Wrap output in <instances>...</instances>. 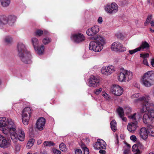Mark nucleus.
Wrapping results in <instances>:
<instances>
[{
	"label": "nucleus",
	"instance_id": "1",
	"mask_svg": "<svg viewBox=\"0 0 154 154\" xmlns=\"http://www.w3.org/2000/svg\"><path fill=\"white\" fill-rule=\"evenodd\" d=\"M18 55L21 60L26 64L30 63L31 61V55L30 52L28 51L25 45L21 42L18 43L17 45Z\"/></svg>",
	"mask_w": 154,
	"mask_h": 154
},
{
	"label": "nucleus",
	"instance_id": "2",
	"mask_svg": "<svg viewBox=\"0 0 154 154\" xmlns=\"http://www.w3.org/2000/svg\"><path fill=\"white\" fill-rule=\"evenodd\" d=\"M15 126L11 119L5 117L0 118V130L5 134H8L11 131V129L15 127Z\"/></svg>",
	"mask_w": 154,
	"mask_h": 154
},
{
	"label": "nucleus",
	"instance_id": "3",
	"mask_svg": "<svg viewBox=\"0 0 154 154\" xmlns=\"http://www.w3.org/2000/svg\"><path fill=\"white\" fill-rule=\"evenodd\" d=\"M94 41L91 42L89 47L90 50L95 52L101 51L105 43L104 38L100 35H97L94 38Z\"/></svg>",
	"mask_w": 154,
	"mask_h": 154
},
{
	"label": "nucleus",
	"instance_id": "4",
	"mask_svg": "<svg viewBox=\"0 0 154 154\" xmlns=\"http://www.w3.org/2000/svg\"><path fill=\"white\" fill-rule=\"evenodd\" d=\"M17 131L15 127H14L11 129L10 132V137L14 143H16L17 140L20 141H23L25 139V133L21 128H19Z\"/></svg>",
	"mask_w": 154,
	"mask_h": 154
},
{
	"label": "nucleus",
	"instance_id": "5",
	"mask_svg": "<svg viewBox=\"0 0 154 154\" xmlns=\"http://www.w3.org/2000/svg\"><path fill=\"white\" fill-rule=\"evenodd\" d=\"M141 81L146 87L151 86L154 82V71H149L145 73L142 77Z\"/></svg>",
	"mask_w": 154,
	"mask_h": 154
},
{
	"label": "nucleus",
	"instance_id": "6",
	"mask_svg": "<svg viewBox=\"0 0 154 154\" xmlns=\"http://www.w3.org/2000/svg\"><path fill=\"white\" fill-rule=\"evenodd\" d=\"M133 76V73L131 71L122 69L118 75L117 79L121 82H128L132 79Z\"/></svg>",
	"mask_w": 154,
	"mask_h": 154
},
{
	"label": "nucleus",
	"instance_id": "7",
	"mask_svg": "<svg viewBox=\"0 0 154 154\" xmlns=\"http://www.w3.org/2000/svg\"><path fill=\"white\" fill-rule=\"evenodd\" d=\"M31 43L36 53L39 55L43 54L45 47L43 45L38 46L39 42L38 39L35 37H32L31 39Z\"/></svg>",
	"mask_w": 154,
	"mask_h": 154
},
{
	"label": "nucleus",
	"instance_id": "8",
	"mask_svg": "<svg viewBox=\"0 0 154 154\" xmlns=\"http://www.w3.org/2000/svg\"><path fill=\"white\" fill-rule=\"evenodd\" d=\"M31 114V111L29 107H26L23 110L22 114V120L24 125H27L28 124Z\"/></svg>",
	"mask_w": 154,
	"mask_h": 154
},
{
	"label": "nucleus",
	"instance_id": "9",
	"mask_svg": "<svg viewBox=\"0 0 154 154\" xmlns=\"http://www.w3.org/2000/svg\"><path fill=\"white\" fill-rule=\"evenodd\" d=\"M71 38L72 40L77 43L82 42L85 39V38L84 35L80 33L72 34L71 35Z\"/></svg>",
	"mask_w": 154,
	"mask_h": 154
},
{
	"label": "nucleus",
	"instance_id": "10",
	"mask_svg": "<svg viewBox=\"0 0 154 154\" xmlns=\"http://www.w3.org/2000/svg\"><path fill=\"white\" fill-rule=\"evenodd\" d=\"M115 70V69L114 66L109 65L103 67L101 69V72L104 75H108L113 72Z\"/></svg>",
	"mask_w": 154,
	"mask_h": 154
},
{
	"label": "nucleus",
	"instance_id": "11",
	"mask_svg": "<svg viewBox=\"0 0 154 154\" xmlns=\"http://www.w3.org/2000/svg\"><path fill=\"white\" fill-rule=\"evenodd\" d=\"M112 50L119 52H123L126 50V48L123 46L122 45L118 42H113L111 45Z\"/></svg>",
	"mask_w": 154,
	"mask_h": 154
},
{
	"label": "nucleus",
	"instance_id": "12",
	"mask_svg": "<svg viewBox=\"0 0 154 154\" xmlns=\"http://www.w3.org/2000/svg\"><path fill=\"white\" fill-rule=\"evenodd\" d=\"M106 12L109 14H114L118 11V6L115 3H112L110 5H107L105 8Z\"/></svg>",
	"mask_w": 154,
	"mask_h": 154
},
{
	"label": "nucleus",
	"instance_id": "13",
	"mask_svg": "<svg viewBox=\"0 0 154 154\" xmlns=\"http://www.w3.org/2000/svg\"><path fill=\"white\" fill-rule=\"evenodd\" d=\"M106 143L103 140L98 139L93 146L96 149H106Z\"/></svg>",
	"mask_w": 154,
	"mask_h": 154
},
{
	"label": "nucleus",
	"instance_id": "14",
	"mask_svg": "<svg viewBox=\"0 0 154 154\" xmlns=\"http://www.w3.org/2000/svg\"><path fill=\"white\" fill-rule=\"evenodd\" d=\"M111 91L115 95L120 96L123 92V89L118 85H114L111 88Z\"/></svg>",
	"mask_w": 154,
	"mask_h": 154
},
{
	"label": "nucleus",
	"instance_id": "15",
	"mask_svg": "<svg viewBox=\"0 0 154 154\" xmlns=\"http://www.w3.org/2000/svg\"><path fill=\"white\" fill-rule=\"evenodd\" d=\"M99 79L94 75H91L88 79V85L89 87H96L99 85Z\"/></svg>",
	"mask_w": 154,
	"mask_h": 154
},
{
	"label": "nucleus",
	"instance_id": "16",
	"mask_svg": "<svg viewBox=\"0 0 154 154\" xmlns=\"http://www.w3.org/2000/svg\"><path fill=\"white\" fill-rule=\"evenodd\" d=\"M45 120L43 117H41L37 121L35 126V129L39 131H42L45 128Z\"/></svg>",
	"mask_w": 154,
	"mask_h": 154
},
{
	"label": "nucleus",
	"instance_id": "17",
	"mask_svg": "<svg viewBox=\"0 0 154 154\" xmlns=\"http://www.w3.org/2000/svg\"><path fill=\"white\" fill-rule=\"evenodd\" d=\"M99 26L95 25L88 29L86 31L87 34L89 36H93L96 35L99 31Z\"/></svg>",
	"mask_w": 154,
	"mask_h": 154
},
{
	"label": "nucleus",
	"instance_id": "18",
	"mask_svg": "<svg viewBox=\"0 0 154 154\" xmlns=\"http://www.w3.org/2000/svg\"><path fill=\"white\" fill-rule=\"evenodd\" d=\"M137 123L136 121L129 123L127 126L128 130L132 132H134L138 127Z\"/></svg>",
	"mask_w": 154,
	"mask_h": 154
},
{
	"label": "nucleus",
	"instance_id": "19",
	"mask_svg": "<svg viewBox=\"0 0 154 154\" xmlns=\"http://www.w3.org/2000/svg\"><path fill=\"white\" fill-rule=\"evenodd\" d=\"M139 134L141 138L145 140L148 137V133L146 129L144 127H142L140 129Z\"/></svg>",
	"mask_w": 154,
	"mask_h": 154
},
{
	"label": "nucleus",
	"instance_id": "20",
	"mask_svg": "<svg viewBox=\"0 0 154 154\" xmlns=\"http://www.w3.org/2000/svg\"><path fill=\"white\" fill-rule=\"evenodd\" d=\"M8 17L5 15L0 16V29H2L3 26L8 23Z\"/></svg>",
	"mask_w": 154,
	"mask_h": 154
},
{
	"label": "nucleus",
	"instance_id": "21",
	"mask_svg": "<svg viewBox=\"0 0 154 154\" xmlns=\"http://www.w3.org/2000/svg\"><path fill=\"white\" fill-rule=\"evenodd\" d=\"M117 112L119 117L122 119L123 121L126 122L127 119L126 117L124 116V111L121 107H119L117 109Z\"/></svg>",
	"mask_w": 154,
	"mask_h": 154
},
{
	"label": "nucleus",
	"instance_id": "22",
	"mask_svg": "<svg viewBox=\"0 0 154 154\" xmlns=\"http://www.w3.org/2000/svg\"><path fill=\"white\" fill-rule=\"evenodd\" d=\"M16 17L14 15H9L8 17L7 22L9 25L13 26L16 20Z\"/></svg>",
	"mask_w": 154,
	"mask_h": 154
},
{
	"label": "nucleus",
	"instance_id": "23",
	"mask_svg": "<svg viewBox=\"0 0 154 154\" xmlns=\"http://www.w3.org/2000/svg\"><path fill=\"white\" fill-rule=\"evenodd\" d=\"M145 96H143V97ZM139 96H140V94L136 93V94H133V95H132L131 96V97L132 99H134V102L135 103H143V104L142 106H143L144 105H145V103L144 101H139V102H136V100H137L138 99H139L140 98L143 97V96H142V97H140L138 98V97H139Z\"/></svg>",
	"mask_w": 154,
	"mask_h": 154
},
{
	"label": "nucleus",
	"instance_id": "24",
	"mask_svg": "<svg viewBox=\"0 0 154 154\" xmlns=\"http://www.w3.org/2000/svg\"><path fill=\"white\" fill-rule=\"evenodd\" d=\"M9 143L8 142L5 138L3 136V138L0 141V147L1 148H5L8 147Z\"/></svg>",
	"mask_w": 154,
	"mask_h": 154
},
{
	"label": "nucleus",
	"instance_id": "25",
	"mask_svg": "<svg viewBox=\"0 0 154 154\" xmlns=\"http://www.w3.org/2000/svg\"><path fill=\"white\" fill-rule=\"evenodd\" d=\"M151 117L147 113L144 114L143 118V122L146 124H147L151 120Z\"/></svg>",
	"mask_w": 154,
	"mask_h": 154
},
{
	"label": "nucleus",
	"instance_id": "26",
	"mask_svg": "<svg viewBox=\"0 0 154 154\" xmlns=\"http://www.w3.org/2000/svg\"><path fill=\"white\" fill-rule=\"evenodd\" d=\"M2 6L4 7H7L9 6L10 2V0H0Z\"/></svg>",
	"mask_w": 154,
	"mask_h": 154
},
{
	"label": "nucleus",
	"instance_id": "27",
	"mask_svg": "<svg viewBox=\"0 0 154 154\" xmlns=\"http://www.w3.org/2000/svg\"><path fill=\"white\" fill-rule=\"evenodd\" d=\"M149 47V45L148 43L146 42H142L141 45L138 47L140 48V51L141 49H147Z\"/></svg>",
	"mask_w": 154,
	"mask_h": 154
},
{
	"label": "nucleus",
	"instance_id": "28",
	"mask_svg": "<svg viewBox=\"0 0 154 154\" xmlns=\"http://www.w3.org/2000/svg\"><path fill=\"white\" fill-rule=\"evenodd\" d=\"M140 145L141 144L140 143L134 145L132 149V151L134 153L140 152L138 149V146L139 145Z\"/></svg>",
	"mask_w": 154,
	"mask_h": 154
},
{
	"label": "nucleus",
	"instance_id": "29",
	"mask_svg": "<svg viewBox=\"0 0 154 154\" xmlns=\"http://www.w3.org/2000/svg\"><path fill=\"white\" fill-rule=\"evenodd\" d=\"M35 142L34 139L32 138L30 139L27 144L26 147L28 149H30L33 145Z\"/></svg>",
	"mask_w": 154,
	"mask_h": 154
},
{
	"label": "nucleus",
	"instance_id": "30",
	"mask_svg": "<svg viewBox=\"0 0 154 154\" xmlns=\"http://www.w3.org/2000/svg\"><path fill=\"white\" fill-rule=\"evenodd\" d=\"M111 128L114 132H115L117 129L116 123L115 120H113L110 122Z\"/></svg>",
	"mask_w": 154,
	"mask_h": 154
},
{
	"label": "nucleus",
	"instance_id": "31",
	"mask_svg": "<svg viewBox=\"0 0 154 154\" xmlns=\"http://www.w3.org/2000/svg\"><path fill=\"white\" fill-rule=\"evenodd\" d=\"M148 130V133L150 135L152 136H154V128L152 126L150 125L149 126Z\"/></svg>",
	"mask_w": 154,
	"mask_h": 154
},
{
	"label": "nucleus",
	"instance_id": "32",
	"mask_svg": "<svg viewBox=\"0 0 154 154\" xmlns=\"http://www.w3.org/2000/svg\"><path fill=\"white\" fill-rule=\"evenodd\" d=\"M44 146L45 147L47 146H51L55 145V144L49 141H45L43 143Z\"/></svg>",
	"mask_w": 154,
	"mask_h": 154
},
{
	"label": "nucleus",
	"instance_id": "33",
	"mask_svg": "<svg viewBox=\"0 0 154 154\" xmlns=\"http://www.w3.org/2000/svg\"><path fill=\"white\" fill-rule=\"evenodd\" d=\"M131 146L128 144H126V146L124 147V154H129Z\"/></svg>",
	"mask_w": 154,
	"mask_h": 154
},
{
	"label": "nucleus",
	"instance_id": "34",
	"mask_svg": "<svg viewBox=\"0 0 154 154\" xmlns=\"http://www.w3.org/2000/svg\"><path fill=\"white\" fill-rule=\"evenodd\" d=\"M5 41L7 44H9L13 41L12 37L9 36H6L5 38Z\"/></svg>",
	"mask_w": 154,
	"mask_h": 154
},
{
	"label": "nucleus",
	"instance_id": "35",
	"mask_svg": "<svg viewBox=\"0 0 154 154\" xmlns=\"http://www.w3.org/2000/svg\"><path fill=\"white\" fill-rule=\"evenodd\" d=\"M59 146L60 149L63 152H66L67 150L66 145L63 143L60 144Z\"/></svg>",
	"mask_w": 154,
	"mask_h": 154
},
{
	"label": "nucleus",
	"instance_id": "36",
	"mask_svg": "<svg viewBox=\"0 0 154 154\" xmlns=\"http://www.w3.org/2000/svg\"><path fill=\"white\" fill-rule=\"evenodd\" d=\"M102 95L106 100H109L110 99V95L105 91L102 92Z\"/></svg>",
	"mask_w": 154,
	"mask_h": 154
},
{
	"label": "nucleus",
	"instance_id": "37",
	"mask_svg": "<svg viewBox=\"0 0 154 154\" xmlns=\"http://www.w3.org/2000/svg\"><path fill=\"white\" fill-rule=\"evenodd\" d=\"M35 34L36 36H40L43 34V31L41 29H37L35 32Z\"/></svg>",
	"mask_w": 154,
	"mask_h": 154
},
{
	"label": "nucleus",
	"instance_id": "38",
	"mask_svg": "<svg viewBox=\"0 0 154 154\" xmlns=\"http://www.w3.org/2000/svg\"><path fill=\"white\" fill-rule=\"evenodd\" d=\"M51 42V39L48 37L44 38L42 40V42L45 45L48 44Z\"/></svg>",
	"mask_w": 154,
	"mask_h": 154
},
{
	"label": "nucleus",
	"instance_id": "39",
	"mask_svg": "<svg viewBox=\"0 0 154 154\" xmlns=\"http://www.w3.org/2000/svg\"><path fill=\"white\" fill-rule=\"evenodd\" d=\"M81 147L84 151V154H89V149L85 145H82Z\"/></svg>",
	"mask_w": 154,
	"mask_h": 154
},
{
	"label": "nucleus",
	"instance_id": "40",
	"mask_svg": "<svg viewBox=\"0 0 154 154\" xmlns=\"http://www.w3.org/2000/svg\"><path fill=\"white\" fill-rule=\"evenodd\" d=\"M140 48H138L132 50H129L128 51L130 54L132 55L138 51H140Z\"/></svg>",
	"mask_w": 154,
	"mask_h": 154
},
{
	"label": "nucleus",
	"instance_id": "41",
	"mask_svg": "<svg viewBox=\"0 0 154 154\" xmlns=\"http://www.w3.org/2000/svg\"><path fill=\"white\" fill-rule=\"evenodd\" d=\"M124 111L126 114H129L132 111V109L129 107H126L124 109Z\"/></svg>",
	"mask_w": 154,
	"mask_h": 154
},
{
	"label": "nucleus",
	"instance_id": "42",
	"mask_svg": "<svg viewBox=\"0 0 154 154\" xmlns=\"http://www.w3.org/2000/svg\"><path fill=\"white\" fill-rule=\"evenodd\" d=\"M147 111H148V113L150 114L151 117L153 118L154 119V110L153 109H149V108H148V110Z\"/></svg>",
	"mask_w": 154,
	"mask_h": 154
},
{
	"label": "nucleus",
	"instance_id": "43",
	"mask_svg": "<svg viewBox=\"0 0 154 154\" xmlns=\"http://www.w3.org/2000/svg\"><path fill=\"white\" fill-rule=\"evenodd\" d=\"M102 89L101 88H100L99 89H97L95 90L94 93L96 95L99 94L102 91Z\"/></svg>",
	"mask_w": 154,
	"mask_h": 154
},
{
	"label": "nucleus",
	"instance_id": "44",
	"mask_svg": "<svg viewBox=\"0 0 154 154\" xmlns=\"http://www.w3.org/2000/svg\"><path fill=\"white\" fill-rule=\"evenodd\" d=\"M137 114L136 113H134L133 115H130L129 116L128 118L132 120H136V116Z\"/></svg>",
	"mask_w": 154,
	"mask_h": 154
},
{
	"label": "nucleus",
	"instance_id": "45",
	"mask_svg": "<svg viewBox=\"0 0 154 154\" xmlns=\"http://www.w3.org/2000/svg\"><path fill=\"white\" fill-rule=\"evenodd\" d=\"M52 152L54 154H60L61 153L60 151L55 148L52 149Z\"/></svg>",
	"mask_w": 154,
	"mask_h": 154
},
{
	"label": "nucleus",
	"instance_id": "46",
	"mask_svg": "<svg viewBox=\"0 0 154 154\" xmlns=\"http://www.w3.org/2000/svg\"><path fill=\"white\" fill-rule=\"evenodd\" d=\"M116 35L118 38L122 39L123 37V35L120 32H118L116 34Z\"/></svg>",
	"mask_w": 154,
	"mask_h": 154
},
{
	"label": "nucleus",
	"instance_id": "47",
	"mask_svg": "<svg viewBox=\"0 0 154 154\" xmlns=\"http://www.w3.org/2000/svg\"><path fill=\"white\" fill-rule=\"evenodd\" d=\"M149 56V54L148 53L144 54H140V57H142L143 58V59H146V58L148 57Z\"/></svg>",
	"mask_w": 154,
	"mask_h": 154
},
{
	"label": "nucleus",
	"instance_id": "48",
	"mask_svg": "<svg viewBox=\"0 0 154 154\" xmlns=\"http://www.w3.org/2000/svg\"><path fill=\"white\" fill-rule=\"evenodd\" d=\"M21 146L20 144H17L15 146V150L17 152L20 151Z\"/></svg>",
	"mask_w": 154,
	"mask_h": 154
},
{
	"label": "nucleus",
	"instance_id": "49",
	"mask_svg": "<svg viewBox=\"0 0 154 154\" xmlns=\"http://www.w3.org/2000/svg\"><path fill=\"white\" fill-rule=\"evenodd\" d=\"M130 139L132 141L134 142L136 141L137 138L135 135H132L130 137Z\"/></svg>",
	"mask_w": 154,
	"mask_h": 154
},
{
	"label": "nucleus",
	"instance_id": "50",
	"mask_svg": "<svg viewBox=\"0 0 154 154\" xmlns=\"http://www.w3.org/2000/svg\"><path fill=\"white\" fill-rule=\"evenodd\" d=\"M143 63L147 66H149L148 62L146 59H143Z\"/></svg>",
	"mask_w": 154,
	"mask_h": 154
},
{
	"label": "nucleus",
	"instance_id": "51",
	"mask_svg": "<svg viewBox=\"0 0 154 154\" xmlns=\"http://www.w3.org/2000/svg\"><path fill=\"white\" fill-rule=\"evenodd\" d=\"M75 154H82V152L80 149H76L75 151Z\"/></svg>",
	"mask_w": 154,
	"mask_h": 154
},
{
	"label": "nucleus",
	"instance_id": "52",
	"mask_svg": "<svg viewBox=\"0 0 154 154\" xmlns=\"http://www.w3.org/2000/svg\"><path fill=\"white\" fill-rule=\"evenodd\" d=\"M103 22V19L101 17H99L97 20V22L99 24H101Z\"/></svg>",
	"mask_w": 154,
	"mask_h": 154
},
{
	"label": "nucleus",
	"instance_id": "53",
	"mask_svg": "<svg viewBox=\"0 0 154 154\" xmlns=\"http://www.w3.org/2000/svg\"><path fill=\"white\" fill-rule=\"evenodd\" d=\"M152 17V15L151 14L148 15L146 19V20L150 22L151 20Z\"/></svg>",
	"mask_w": 154,
	"mask_h": 154
},
{
	"label": "nucleus",
	"instance_id": "54",
	"mask_svg": "<svg viewBox=\"0 0 154 154\" xmlns=\"http://www.w3.org/2000/svg\"><path fill=\"white\" fill-rule=\"evenodd\" d=\"M99 152L101 154H105L106 153V151L103 149H100Z\"/></svg>",
	"mask_w": 154,
	"mask_h": 154
},
{
	"label": "nucleus",
	"instance_id": "55",
	"mask_svg": "<svg viewBox=\"0 0 154 154\" xmlns=\"http://www.w3.org/2000/svg\"><path fill=\"white\" fill-rule=\"evenodd\" d=\"M33 131V127L32 126H30L29 128V131L32 132Z\"/></svg>",
	"mask_w": 154,
	"mask_h": 154
},
{
	"label": "nucleus",
	"instance_id": "56",
	"mask_svg": "<svg viewBox=\"0 0 154 154\" xmlns=\"http://www.w3.org/2000/svg\"><path fill=\"white\" fill-rule=\"evenodd\" d=\"M151 64L152 66H154V58H152L151 60Z\"/></svg>",
	"mask_w": 154,
	"mask_h": 154
},
{
	"label": "nucleus",
	"instance_id": "57",
	"mask_svg": "<svg viewBox=\"0 0 154 154\" xmlns=\"http://www.w3.org/2000/svg\"><path fill=\"white\" fill-rule=\"evenodd\" d=\"M48 32L46 30H44L43 31V34H44L45 35H48Z\"/></svg>",
	"mask_w": 154,
	"mask_h": 154
},
{
	"label": "nucleus",
	"instance_id": "58",
	"mask_svg": "<svg viewBox=\"0 0 154 154\" xmlns=\"http://www.w3.org/2000/svg\"><path fill=\"white\" fill-rule=\"evenodd\" d=\"M150 24H151V26H154V20L150 22Z\"/></svg>",
	"mask_w": 154,
	"mask_h": 154
},
{
	"label": "nucleus",
	"instance_id": "59",
	"mask_svg": "<svg viewBox=\"0 0 154 154\" xmlns=\"http://www.w3.org/2000/svg\"><path fill=\"white\" fill-rule=\"evenodd\" d=\"M149 21H147V20H146V21L145 22V23H144V25L145 26H146L147 25V24L149 23Z\"/></svg>",
	"mask_w": 154,
	"mask_h": 154
},
{
	"label": "nucleus",
	"instance_id": "60",
	"mask_svg": "<svg viewBox=\"0 0 154 154\" xmlns=\"http://www.w3.org/2000/svg\"><path fill=\"white\" fill-rule=\"evenodd\" d=\"M41 143L42 140H38L37 142V143L38 145L40 144Z\"/></svg>",
	"mask_w": 154,
	"mask_h": 154
},
{
	"label": "nucleus",
	"instance_id": "61",
	"mask_svg": "<svg viewBox=\"0 0 154 154\" xmlns=\"http://www.w3.org/2000/svg\"><path fill=\"white\" fill-rule=\"evenodd\" d=\"M3 136L0 134V141L1 140H2V138H3Z\"/></svg>",
	"mask_w": 154,
	"mask_h": 154
},
{
	"label": "nucleus",
	"instance_id": "62",
	"mask_svg": "<svg viewBox=\"0 0 154 154\" xmlns=\"http://www.w3.org/2000/svg\"><path fill=\"white\" fill-rule=\"evenodd\" d=\"M150 31H151L152 32H154V29H152L151 28L150 29Z\"/></svg>",
	"mask_w": 154,
	"mask_h": 154
},
{
	"label": "nucleus",
	"instance_id": "63",
	"mask_svg": "<svg viewBox=\"0 0 154 154\" xmlns=\"http://www.w3.org/2000/svg\"><path fill=\"white\" fill-rule=\"evenodd\" d=\"M148 154H154V151L152 152H150Z\"/></svg>",
	"mask_w": 154,
	"mask_h": 154
},
{
	"label": "nucleus",
	"instance_id": "64",
	"mask_svg": "<svg viewBox=\"0 0 154 154\" xmlns=\"http://www.w3.org/2000/svg\"><path fill=\"white\" fill-rule=\"evenodd\" d=\"M135 154H141V152L135 153Z\"/></svg>",
	"mask_w": 154,
	"mask_h": 154
}]
</instances>
